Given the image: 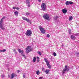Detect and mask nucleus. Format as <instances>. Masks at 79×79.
<instances>
[{
    "label": "nucleus",
    "instance_id": "1",
    "mask_svg": "<svg viewBox=\"0 0 79 79\" xmlns=\"http://www.w3.org/2000/svg\"><path fill=\"white\" fill-rule=\"evenodd\" d=\"M69 71V67L67 66L66 65H65V68L62 71V74H64V73H67Z\"/></svg>",
    "mask_w": 79,
    "mask_h": 79
},
{
    "label": "nucleus",
    "instance_id": "2",
    "mask_svg": "<svg viewBox=\"0 0 79 79\" xmlns=\"http://www.w3.org/2000/svg\"><path fill=\"white\" fill-rule=\"evenodd\" d=\"M26 52L27 54H28L30 52H32V49L31 48V47L30 46H28L27 48H26Z\"/></svg>",
    "mask_w": 79,
    "mask_h": 79
},
{
    "label": "nucleus",
    "instance_id": "3",
    "mask_svg": "<svg viewBox=\"0 0 79 79\" xmlns=\"http://www.w3.org/2000/svg\"><path fill=\"white\" fill-rule=\"evenodd\" d=\"M3 21H2V20H1L0 21V28H1L2 30L3 31H5V28H4V27L3 26Z\"/></svg>",
    "mask_w": 79,
    "mask_h": 79
},
{
    "label": "nucleus",
    "instance_id": "4",
    "mask_svg": "<svg viewBox=\"0 0 79 79\" xmlns=\"http://www.w3.org/2000/svg\"><path fill=\"white\" fill-rule=\"evenodd\" d=\"M25 34L27 36H31L32 35V31L30 30H28L27 31Z\"/></svg>",
    "mask_w": 79,
    "mask_h": 79
},
{
    "label": "nucleus",
    "instance_id": "5",
    "mask_svg": "<svg viewBox=\"0 0 79 79\" xmlns=\"http://www.w3.org/2000/svg\"><path fill=\"white\" fill-rule=\"evenodd\" d=\"M39 28L42 34H44V33H45V30L44 28H42V26H39Z\"/></svg>",
    "mask_w": 79,
    "mask_h": 79
},
{
    "label": "nucleus",
    "instance_id": "6",
    "mask_svg": "<svg viewBox=\"0 0 79 79\" xmlns=\"http://www.w3.org/2000/svg\"><path fill=\"white\" fill-rule=\"evenodd\" d=\"M41 8L44 11L46 10V5L44 3H43L41 5Z\"/></svg>",
    "mask_w": 79,
    "mask_h": 79
},
{
    "label": "nucleus",
    "instance_id": "7",
    "mask_svg": "<svg viewBox=\"0 0 79 79\" xmlns=\"http://www.w3.org/2000/svg\"><path fill=\"white\" fill-rule=\"evenodd\" d=\"M49 18V15L48 14H46L43 15V18L45 19H46V20H48V19Z\"/></svg>",
    "mask_w": 79,
    "mask_h": 79
},
{
    "label": "nucleus",
    "instance_id": "8",
    "mask_svg": "<svg viewBox=\"0 0 79 79\" xmlns=\"http://www.w3.org/2000/svg\"><path fill=\"white\" fill-rule=\"evenodd\" d=\"M15 76H16V74L12 73L11 75L10 78L11 79H13V78H14V77H15Z\"/></svg>",
    "mask_w": 79,
    "mask_h": 79
},
{
    "label": "nucleus",
    "instance_id": "9",
    "mask_svg": "<svg viewBox=\"0 0 79 79\" xmlns=\"http://www.w3.org/2000/svg\"><path fill=\"white\" fill-rule=\"evenodd\" d=\"M71 39H73V40H75V39H76V37L74 36L71 35Z\"/></svg>",
    "mask_w": 79,
    "mask_h": 79
},
{
    "label": "nucleus",
    "instance_id": "10",
    "mask_svg": "<svg viewBox=\"0 0 79 79\" xmlns=\"http://www.w3.org/2000/svg\"><path fill=\"white\" fill-rule=\"evenodd\" d=\"M46 74H49V72H50V70L48 69H46L45 71H44Z\"/></svg>",
    "mask_w": 79,
    "mask_h": 79
},
{
    "label": "nucleus",
    "instance_id": "11",
    "mask_svg": "<svg viewBox=\"0 0 79 79\" xmlns=\"http://www.w3.org/2000/svg\"><path fill=\"white\" fill-rule=\"evenodd\" d=\"M62 12H63V13H64V14H66V13H67V10H65V9H62Z\"/></svg>",
    "mask_w": 79,
    "mask_h": 79
},
{
    "label": "nucleus",
    "instance_id": "12",
    "mask_svg": "<svg viewBox=\"0 0 79 79\" xmlns=\"http://www.w3.org/2000/svg\"><path fill=\"white\" fill-rule=\"evenodd\" d=\"M19 53H23L24 52V51L23 50H21L19 49Z\"/></svg>",
    "mask_w": 79,
    "mask_h": 79
},
{
    "label": "nucleus",
    "instance_id": "13",
    "mask_svg": "<svg viewBox=\"0 0 79 79\" xmlns=\"http://www.w3.org/2000/svg\"><path fill=\"white\" fill-rule=\"evenodd\" d=\"M14 13H15V16H18V14H19L18 12L17 11H16L15 12H14Z\"/></svg>",
    "mask_w": 79,
    "mask_h": 79
},
{
    "label": "nucleus",
    "instance_id": "14",
    "mask_svg": "<svg viewBox=\"0 0 79 79\" xmlns=\"http://www.w3.org/2000/svg\"><path fill=\"white\" fill-rule=\"evenodd\" d=\"M44 61L46 62V64H48V63H49V62L48 61V60L47 59V58H44Z\"/></svg>",
    "mask_w": 79,
    "mask_h": 79
},
{
    "label": "nucleus",
    "instance_id": "15",
    "mask_svg": "<svg viewBox=\"0 0 79 79\" xmlns=\"http://www.w3.org/2000/svg\"><path fill=\"white\" fill-rule=\"evenodd\" d=\"M46 64L47 65V66L48 67V68H49V69H50L51 68V66H50V64L48 63V64Z\"/></svg>",
    "mask_w": 79,
    "mask_h": 79
},
{
    "label": "nucleus",
    "instance_id": "16",
    "mask_svg": "<svg viewBox=\"0 0 79 79\" xmlns=\"http://www.w3.org/2000/svg\"><path fill=\"white\" fill-rule=\"evenodd\" d=\"M36 59H37V58L36 57H34L33 59V63H35V61H36Z\"/></svg>",
    "mask_w": 79,
    "mask_h": 79
},
{
    "label": "nucleus",
    "instance_id": "17",
    "mask_svg": "<svg viewBox=\"0 0 79 79\" xmlns=\"http://www.w3.org/2000/svg\"><path fill=\"white\" fill-rule=\"evenodd\" d=\"M65 5H69V1H67L65 2Z\"/></svg>",
    "mask_w": 79,
    "mask_h": 79
},
{
    "label": "nucleus",
    "instance_id": "18",
    "mask_svg": "<svg viewBox=\"0 0 79 79\" xmlns=\"http://www.w3.org/2000/svg\"><path fill=\"white\" fill-rule=\"evenodd\" d=\"M22 18H23V20H24V21H26V20L27 19V18H26L24 17H23Z\"/></svg>",
    "mask_w": 79,
    "mask_h": 79
},
{
    "label": "nucleus",
    "instance_id": "19",
    "mask_svg": "<svg viewBox=\"0 0 79 79\" xmlns=\"http://www.w3.org/2000/svg\"><path fill=\"white\" fill-rule=\"evenodd\" d=\"M26 3L27 4H30V2H29V0H26Z\"/></svg>",
    "mask_w": 79,
    "mask_h": 79
},
{
    "label": "nucleus",
    "instance_id": "20",
    "mask_svg": "<svg viewBox=\"0 0 79 79\" xmlns=\"http://www.w3.org/2000/svg\"><path fill=\"white\" fill-rule=\"evenodd\" d=\"M36 74H37V75H39V74H40V73L39 72V71L38 70V71H36Z\"/></svg>",
    "mask_w": 79,
    "mask_h": 79
},
{
    "label": "nucleus",
    "instance_id": "21",
    "mask_svg": "<svg viewBox=\"0 0 79 79\" xmlns=\"http://www.w3.org/2000/svg\"><path fill=\"white\" fill-rule=\"evenodd\" d=\"M72 19H73V17L72 16L69 17V21H71L72 20Z\"/></svg>",
    "mask_w": 79,
    "mask_h": 79
},
{
    "label": "nucleus",
    "instance_id": "22",
    "mask_svg": "<svg viewBox=\"0 0 79 79\" xmlns=\"http://www.w3.org/2000/svg\"><path fill=\"white\" fill-rule=\"evenodd\" d=\"M37 53H38V54H39V55H40V56H41V55H42V53L40 51H38Z\"/></svg>",
    "mask_w": 79,
    "mask_h": 79
},
{
    "label": "nucleus",
    "instance_id": "23",
    "mask_svg": "<svg viewBox=\"0 0 79 79\" xmlns=\"http://www.w3.org/2000/svg\"><path fill=\"white\" fill-rule=\"evenodd\" d=\"M58 18V17L57 16H56V17L55 16L54 17V19L55 20H56Z\"/></svg>",
    "mask_w": 79,
    "mask_h": 79
},
{
    "label": "nucleus",
    "instance_id": "24",
    "mask_svg": "<svg viewBox=\"0 0 79 79\" xmlns=\"http://www.w3.org/2000/svg\"><path fill=\"white\" fill-rule=\"evenodd\" d=\"M69 4H70V5H73V2L71 1H69Z\"/></svg>",
    "mask_w": 79,
    "mask_h": 79
},
{
    "label": "nucleus",
    "instance_id": "25",
    "mask_svg": "<svg viewBox=\"0 0 79 79\" xmlns=\"http://www.w3.org/2000/svg\"><path fill=\"white\" fill-rule=\"evenodd\" d=\"M5 19V16H4L2 17V18L1 19V20H2V21H3V19Z\"/></svg>",
    "mask_w": 79,
    "mask_h": 79
},
{
    "label": "nucleus",
    "instance_id": "26",
    "mask_svg": "<svg viewBox=\"0 0 79 79\" xmlns=\"http://www.w3.org/2000/svg\"><path fill=\"white\" fill-rule=\"evenodd\" d=\"M26 21L28 22V23L30 22V20H29V19H27V20Z\"/></svg>",
    "mask_w": 79,
    "mask_h": 79
},
{
    "label": "nucleus",
    "instance_id": "27",
    "mask_svg": "<svg viewBox=\"0 0 79 79\" xmlns=\"http://www.w3.org/2000/svg\"><path fill=\"white\" fill-rule=\"evenodd\" d=\"M46 37L48 38H49V37H50V35L48 34H47L46 35Z\"/></svg>",
    "mask_w": 79,
    "mask_h": 79
},
{
    "label": "nucleus",
    "instance_id": "28",
    "mask_svg": "<svg viewBox=\"0 0 79 79\" xmlns=\"http://www.w3.org/2000/svg\"><path fill=\"white\" fill-rule=\"evenodd\" d=\"M30 15V13L29 12H27L26 13V15H27V16H28V15Z\"/></svg>",
    "mask_w": 79,
    "mask_h": 79
},
{
    "label": "nucleus",
    "instance_id": "29",
    "mask_svg": "<svg viewBox=\"0 0 79 79\" xmlns=\"http://www.w3.org/2000/svg\"><path fill=\"white\" fill-rule=\"evenodd\" d=\"M53 55L54 56H56V53L55 52H54Z\"/></svg>",
    "mask_w": 79,
    "mask_h": 79
},
{
    "label": "nucleus",
    "instance_id": "30",
    "mask_svg": "<svg viewBox=\"0 0 79 79\" xmlns=\"http://www.w3.org/2000/svg\"><path fill=\"white\" fill-rule=\"evenodd\" d=\"M69 34H71V30H69Z\"/></svg>",
    "mask_w": 79,
    "mask_h": 79
},
{
    "label": "nucleus",
    "instance_id": "31",
    "mask_svg": "<svg viewBox=\"0 0 79 79\" xmlns=\"http://www.w3.org/2000/svg\"><path fill=\"white\" fill-rule=\"evenodd\" d=\"M14 52H15V53H17V52H16V49H14Z\"/></svg>",
    "mask_w": 79,
    "mask_h": 79
},
{
    "label": "nucleus",
    "instance_id": "32",
    "mask_svg": "<svg viewBox=\"0 0 79 79\" xmlns=\"http://www.w3.org/2000/svg\"><path fill=\"white\" fill-rule=\"evenodd\" d=\"M79 53H76L75 55H76V56H77V55H79Z\"/></svg>",
    "mask_w": 79,
    "mask_h": 79
},
{
    "label": "nucleus",
    "instance_id": "33",
    "mask_svg": "<svg viewBox=\"0 0 79 79\" xmlns=\"http://www.w3.org/2000/svg\"><path fill=\"white\" fill-rule=\"evenodd\" d=\"M40 61V59H38L37 60V63H39Z\"/></svg>",
    "mask_w": 79,
    "mask_h": 79
},
{
    "label": "nucleus",
    "instance_id": "34",
    "mask_svg": "<svg viewBox=\"0 0 79 79\" xmlns=\"http://www.w3.org/2000/svg\"><path fill=\"white\" fill-rule=\"evenodd\" d=\"M1 77H5V75H2L1 76Z\"/></svg>",
    "mask_w": 79,
    "mask_h": 79
},
{
    "label": "nucleus",
    "instance_id": "35",
    "mask_svg": "<svg viewBox=\"0 0 79 79\" xmlns=\"http://www.w3.org/2000/svg\"><path fill=\"white\" fill-rule=\"evenodd\" d=\"M43 79V77H40L39 78V79Z\"/></svg>",
    "mask_w": 79,
    "mask_h": 79
},
{
    "label": "nucleus",
    "instance_id": "36",
    "mask_svg": "<svg viewBox=\"0 0 79 79\" xmlns=\"http://www.w3.org/2000/svg\"><path fill=\"white\" fill-rule=\"evenodd\" d=\"M16 10H19V8L17 7V8H16Z\"/></svg>",
    "mask_w": 79,
    "mask_h": 79
},
{
    "label": "nucleus",
    "instance_id": "37",
    "mask_svg": "<svg viewBox=\"0 0 79 79\" xmlns=\"http://www.w3.org/2000/svg\"><path fill=\"white\" fill-rule=\"evenodd\" d=\"M6 51V49H3V52H5Z\"/></svg>",
    "mask_w": 79,
    "mask_h": 79
},
{
    "label": "nucleus",
    "instance_id": "38",
    "mask_svg": "<svg viewBox=\"0 0 79 79\" xmlns=\"http://www.w3.org/2000/svg\"><path fill=\"white\" fill-rule=\"evenodd\" d=\"M27 6L28 7H30V5H29V4H28L27 5Z\"/></svg>",
    "mask_w": 79,
    "mask_h": 79
},
{
    "label": "nucleus",
    "instance_id": "39",
    "mask_svg": "<svg viewBox=\"0 0 79 79\" xmlns=\"http://www.w3.org/2000/svg\"><path fill=\"white\" fill-rule=\"evenodd\" d=\"M24 58H26V57L25 56V55H24L23 56Z\"/></svg>",
    "mask_w": 79,
    "mask_h": 79
},
{
    "label": "nucleus",
    "instance_id": "40",
    "mask_svg": "<svg viewBox=\"0 0 79 79\" xmlns=\"http://www.w3.org/2000/svg\"><path fill=\"white\" fill-rule=\"evenodd\" d=\"M38 1L39 2H41L42 0H38Z\"/></svg>",
    "mask_w": 79,
    "mask_h": 79
},
{
    "label": "nucleus",
    "instance_id": "41",
    "mask_svg": "<svg viewBox=\"0 0 79 79\" xmlns=\"http://www.w3.org/2000/svg\"><path fill=\"white\" fill-rule=\"evenodd\" d=\"M21 55H22V56H23L24 55H25L24 54H23L22 53Z\"/></svg>",
    "mask_w": 79,
    "mask_h": 79
},
{
    "label": "nucleus",
    "instance_id": "42",
    "mask_svg": "<svg viewBox=\"0 0 79 79\" xmlns=\"http://www.w3.org/2000/svg\"><path fill=\"white\" fill-rule=\"evenodd\" d=\"M3 52V50H0V52Z\"/></svg>",
    "mask_w": 79,
    "mask_h": 79
},
{
    "label": "nucleus",
    "instance_id": "43",
    "mask_svg": "<svg viewBox=\"0 0 79 79\" xmlns=\"http://www.w3.org/2000/svg\"><path fill=\"white\" fill-rule=\"evenodd\" d=\"M37 60H38L39 59H39V57L38 56L37 57Z\"/></svg>",
    "mask_w": 79,
    "mask_h": 79
},
{
    "label": "nucleus",
    "instance_id": "44",
    "mask_svg": "<svg viewBox=\"0 0 79 79\" xmlns=\"http://www.w3.org/2000/svg\"><path fill=\"white\" fill-rule=\"evenodd\" d=\"M13 9H14V10L16 9V8H15V7H13Z\"/></svg>",
    "mask_w": 79,
    "mask_h": 79
},
{
    "label": "nucleus",
    "instance_id": "45",
    "mask_svg": "<svg viewBox=\"0 0 79 79\" xmlns=\"http://www.w3.org/2000/svg\"><path fill=\"white\" fill-rule=\"evenodd\" d=\"M23 77H24V78H25V75H23Z\"/></svg>",
    "mask_w": 79,
    "mask_h": 79
},
{
    "label": "nucleus",
    "instance_id": "46",
    "mask_svg": "<svg viewBox=\"0 0 79 79\" xmlns=\"http://www.w3.org/2000/svg\"><path fill=\"white\" fill-rule=\"evenodd\" d=\"M8 77H10V76L9 75H8Z\"/></svg>",
    "mask_w": 79,
    "mask_h": 79
},
{
    "label": "nucleus",
    "instance_id": "47",
    "mask_svg": "<svg viewBox=\"0 0 79 79\" xmlns=\"http://www.w3.org/2000/svg\"><path fill=\"white\" fill-rule=\"evenodd\" d=\"M19 72H20L19 70H18V73H19Z\"/></svg>",
    "mask_w": 79,
    "mask_h": 79
},
{
    "label": "nucleus",
    "instance_id": "48",
    "mask_svg": "<svg viewBox=\"0 0 79 79\" xmlns=\"http://www.w3.org/2000/svg\"><path fill=\"white\" fill-rule=\"evenodd\" d=\"M42 69L43 71H44V68H43Z\"/></svg>",
    "mask_w": 79,
    "mask_h": 79
},
{
    "label": "nucleus",
    "instance_id": "49",
    "mask_svg": "<svg viewBox=\"0 0 79 79\" xmlns=\"http://www.w3.org/2000/svg\"><path fill=\"white\" fill-rule=\"evenodd\" d=\"M78 34H79V33H78Z\"/></svg>",
    "mask_w": 79,
    "mask_h": 79
}]
</instances>
